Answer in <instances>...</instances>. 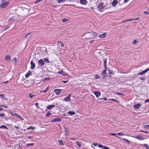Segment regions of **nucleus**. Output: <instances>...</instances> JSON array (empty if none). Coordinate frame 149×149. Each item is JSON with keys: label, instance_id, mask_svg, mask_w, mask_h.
Instances as JSON below:
<instances>
[{"label": "nucleus", "instance_id": "obj_15", "mask_svg": "<svg viewBox=\"0 0 149 149\" xmlns=\"http://www.w3.org/2000/svg\"><path fill=\"white\" fill-rule=\"evenodd\" d=\"M30 64L31 65V69L32 70L34 69L35 66V63H33L32 61H31Z\"/></svg>", "mask_w": 149, "mask_h": 149}, {"label": "nucleus", "instance_id": "obj_56", "mask_svg": "<svg viewBox=\"0 0 149 149\" xmlns=\"http://www.w3.org/2000/svg\"><path fill=\"white\" fill-rule=\"evenodd\" d=\"M31 127V129L32 130H34L35 129V127H33L32 126H30Z\"/></svg>", "mask_w": 149, "mask_h": 149}, {"label": "nucleus", "instance_id": "obj_25", "mask_svg": "<svg viewBox=\"0 0 149 149\" xmlns=\"http://www.w3.org/2000/svg\"><path fill=\"white\" fill-rule=\"evenodd\" d=\"M10 114L12 116H17L18 115L16 113H13V112L10 111Z\"/></svg>", "mask_w": 149, "mask_h": 149}, {"label": "nucleus", "instance_id": "obj_38", "mask_svg": "<svg viewBox=\"0 0 149 149\" xmlns=\"http://www.w3.org/2000/svg\"><path fill=\"white\" fill-rule=\"evenodd\" d=\"M51 114V113L49 112H47V114L46 115V116L47 117L48 116H49Z\"/></svg>", "mask_w": 149, "mask_h": 149}, {"label": "nucleus", "instance_id": "obj_24", "mask_svg": "<svg viewBox=\"0 0 149 149\" xmlns=\"http://www.w3.org/2000/svg\"><path fill=\"white\" fill-rule=\"evenodd\" d=\"M58 142L60 146H62L64 145L63 143L62 140L58 141Z\"/></svg>", "mask_w": 149, "mask_h": 149}, {"label": "nucleus", "instance_id": "obj_35", "mask_svg": "<svg viewBox=\"0 0 149 149\" xmlns=\"http://www.w3.org/2000/svg\"><path fill=\"white\" fill-rule=\"evenodd\" d=\"M95 78L96 79H100V76H99V75H97V74H95Z\"/></svg>", "mask_w": 149, "mask_h": 149}, {"label": "nucleus", "instance_id": "obj_23", "mask_svg": "<svg viewBox=\"0 0 149 149\" xmlns=\"http://www.w3.org/2000/svg\"><path fill=\"white\" fill-rule=\"evenodd\" d=\"M0 128L1 129H5L7 130H8V128L5 125H1L0 126Z\"/></svg>", "mask_w": 149, "mask_h": 149}, {"label": "nucleus", "instance_id": "obj_4", "mask_svg": "<svg viewBox=\"0 0 149 149\" xmlns=\"http://www.w3.org/2000/svg\"><path fill=\"white\" fill-rule=\"evenodd\" d=\"M9 3V2H8L3 3L0 6L3 8H5L8 6Z\"/></svg>", "mask_w": 149, "mask_h": 149}, {"label": "nucleus", "instance_id": "obj_48", "mask_svg": "<svg viewBox=\"0 0 149 149\" xmlns=\"http://www.w3.org/2000/svg\"><path fill=\"white\" fill-rule=\"evenodd\" d=\"M116 94L118 95H124V94H123L120 93H117Z\"/></svg>", "mask_w": 149, "mask_h": 149}, {"label": "nucleus", "instance_id": "obj_55", "mask_svg": "<svg viewBox=\"0 0 149 149\" xmlns=\"http://www.w3.org/2000/svg\"><path fill=\"white\" fill-rule=\"evenodd\" d=\"M13 61H15V63H16V62H17V60H16V58H14L13 59Z\"/></svg>", "mask_w": 149, "mask_h": 149}, {"label": "nucleus", "instance_id": "obj_58", "mask_svg": "<svg viewBox=\"0 0 149 149\" xmlns=\"http://www.w3.org/2000/svg\"><path fill=\"white\" fill-rule=\"evenodd\" d=\"M149 102V99L146 100L145 101V103H147V102Z\"/></svg>", "mask_w": 149, "mask_h": 149}, {"label": "nucleus", "instance_id": "obj_11", "mask_svg": "<svg viewBox=\"0 0 149 149\" xmlns=\"http://www.w3.org/2000/svg\"><path fill=\"white\" fill-rule=\"evenodd\" d=\"M98 147L100 148H101L103 149H109V148L107 146H102L101 144H99Z\"/></svg>", "mask_w": 149, "mask_h": 149}, {"label": "nucleus", "instance_id": "obj_45", "mask_svg": "<svg viewBox=\"0 0 149 149\" xmlns=\"http://www.w3.org/2000/svg\"><path fill=\"white\" fill-rule=\"evenodd\" d=\"M144 146H146L147 148V149H149V147L148 146L147 144H145L143 145Z\"/></svg>", "mask_w": 149, "mask_h": 149}, {"label": "nucleus", "instance_id": "obj_6", "mask_svg": "<svg viewBox=\"0 0 149 149\" xmlns=\"http://www.w3.org/2000/svg\"><path fill=\"white\" fill-rule=\"evenodd\" d=\"M141 106V104L140 103H139L134 105L133 107L135 109H138L140 108Z\"/></svg>", "mask_w": 149, "mask_h": 149}, {"label": "nucleus", "instance_id": "obj_43", "mask_svg": "<svg viewBox=\"0 0 149 149\" xmlns=\"http://www.w3.org/2000/svg\"><path fill=\"white\" fill-rule=\"evenodd\" d=\"M91 35L93 36H96L97 35V34L96 32H93Z\"/></svg>", "mask_w": 149, "mask_h": 149}, {"label": "nucleus", "instance_id": "obj_47", "mask_svg": "<svg viewBox=\"0 0 149 149\" xmlns=\"http://www.w3.org/2000/svg\"><path fill=\"white\" fill-rule=\"evenodd\" d=\"M110 134L111 135H112V136H116V133H111V134Z\"/></svg>", "mask_w": 149, "mask_h": 149}, {"label": "nucleus", "instance_id": "obj_31", "mask_svg": "<svg viewBox=\"0 0 149 149\" xmlns=\"http://www.w3.org/2000/svg\"><path fill=\"white\" fill-rule=\"evenodd\" d=\"M43 0H37L36 1H35V3L36 4H37L39 2H41Z\"/></svg>", "mask_w": 149, "mask_h": 149}, {"label": "nucleus", "instance_id": "obj_63", "mask_svg": "<svg viewBox=\"0 0 149 149\" xmlns=\"http://www.w3.org/2000/svg\"><path fill=\"white\" fill-rule=\"evenodd\" d=\"M68 81H62L64 83H65L68 82Z\"/></svg>", "mask_w": 149, "mask_h": 149}, {"label": "nucleus", "instance_id": "obj_10", "mask_svg": "<svg viewBox=\"0 0 149 149\" xmlns=\"http://www.w3.org/2000/svg\"><path fill=\"white\" fill-rule=\"evenodd\" d=\"M80 3L81 4L86 5L87 3V1L86 0H80Z\"/></svg>", "mask_w": 149, "mask_h": 149}, {"label": "nucleus", "instance_id": "obj_9", "mask_svg": "<svg viewBox=\"0 0 149 149\" xmlns=\"http://www.w3.org/2000/svg\"><path fill=\"white\" fill-rule=\"evenodd\" d=\"M58 73L61 74H62V75L63 76H67V74L66 73L64 72L63 70H61L60 71H59L58 72Z\"/></svg>", "mask_w": 149, "mask_h": 149}, {"label": "nucleus", "instance_id": "obj_12", "mask_svg": "<svg viewBox=\"0 0 149 149\" xmlns=\"http://www.w3.org/2000/svg\"><path fill=\"white\" fill-rule=\"evenodd\" d=\"M135 138H136L141 140H144L145 139V138H143L139 135H137L136 136Z\"/></svg>", "mask_w": 149, "mask_h": 149}, {"label": "nucleus", "instance_id": "obj_53", "mask_svg": "<svg viewBox=\"0 0 149 149\" xmlns=\"http://www.w3.org/2000/svg\"><path fill=\"white\" fill-rule=\"evenodd\" d=\"M140 132H144L145 133H146V134H148V132H147V131H143V130L141 131H140Z\"/></svg>", "mask_w": 149, "mask_h": 149}, {"label": "nucleus", "instance_id": "obj_36", "mask_svg": "<svg viewBox=\"0 0 149 149\" xmlns=\"http://www.w3.org/2000/svg\"><path fill=\"white\" fill-rule=\"evenodd\" d=\"M29 97H30V98L31 99L33 97L35 96V95H32L31 93H29Z\"/></svg>", "mask_w": 149, "mask_h": 149}, {"label": "nucleus", "instance_id": "obj_60", "mask_svg": "<svg viewBox=\"0 0 149 149\" xmlns=\"http://www.w3.org/2000/svg\"><path fill=\"white\" fill-rule=\"evenodd\" d=\"M49 86H48L46 88L45 90H46V91H48V89H49Z\"/></svg>", "mask_w": 149, "mask_h": 149}, {"label": "nucleus", "instance_id": "obj_37", "mask_svg": "<svg viewBox=\"0 0 149 149\" xmlns=\"http://www.w3.org/2000/svg\"><path fill=\"white\" fill-rule=\"evenodd\" d=\"M17 117H18L21 120H24V119L23 118H22L20 115H18L17 116Z\"/></svg>", "mask_w": 149, "mask_h": 149}, {"label": "nucleus", "instance_id": "obj_33", "mask_svg": "<svg viewBox=\"0 0 149 149\" xmlns=\"http://www.w3.org/2000/svg\"><path fill=\"white\" fill-rule=\"evenodd\" d=\"M0 96L3 99H4V100H6V99L5 98V96H4V94H0Z\"/></svg>", "mask_w": 149, "mask_h": 149}, {"label": "nucleus", "instance_id": "obj_20", "mask_svg": "<svg viewBox=\"0 0 149 149\" xmlns=\"http://www.w3.org/2000/svg\"><path fill=\"white\" fill-rule=\"evenodd\" d=\"M10 57L9 55H7L6 56L5 59L6 60H10Z\"/></svg>", "mask_w": 149, "mask_h": 149}, {"label": "nucleus", "instance_id": "obj_13", "mask_svg": "<svg viewBox=\"0 0 149 149\" xmlns=\"http://www.w3.org/2000/svg\"><path fill=\"white\" fill-rule=\"evenodd\" d=\"M118 3V1L116 0H113L112 3V5L113 7H115Z\"/></svg>", "mask_w": 149, "mask_h": 149}, {"label": "nucleus", "instance_id": "obj_2", "mask_svg": "<svg viewBox=\"0 0 149 149\" xmlns=\"http://www.w3.org/2000/svg\"><path fill=\"white\" fill-rule=\"evenodd\" d=\"M38 65H40L41 66H43L45 65V63L43 60L42 59H40L38 62Z\"/></svg>", "mask_w": 149, "mask_h": 149}, {"label": "nucleus", "instance_id": "obj_7", "mask_svg": "<svg viewBox=\"0 0 149 149\" xmlns=\"http://www.w3.org/2000/svg\"><path fill=\"white\" fill-rule=\"evenodd\" d=\"M71 97V95H68V96L65 97L63 100L64 101L67 102V101H70V97Z\"/></svg>", "mask_w": 149, "mask_h": 149}, {"label": "nucleus", "instance_id": "obj_26", "mask_svg": "<svg viewBox=\"0 0 149 149\" xmlns=\"http://www.w3.org/2000/svg\"><path fill=\"white\" fill-rule=\"evenodd\" d=\"M108 70L107 68H104V70L102 72V73L103 74H105L106 71Z\"/></svg>", "mask_w": 149, "mask_h": 149}, {"label": "nucleus", "instance_id": "obj_44", "mask_svg": "<svg viewBox=\"0 0 149 149\" xmlns=\"http://www.w3.org/2000/svg\"><path fill=\"white\" fill-rule=\"evenodd\" d=\"M144 127L147 129H149V125H146L144 126Z\"/></svg>", "mask_w": 149, "mask_h": 149}, {"label": "nucleus", "instance_id": "obj_29", "mask_svg": "<svg viewBox=\"0 0 149 149\" xmlns=\"http://www.w3.org/2000/svg\"><path fill=\"white\" fill-rule=\"evenodd\" d=\"M108 70H109V73L111 74H113L114 72L112 70H110L109 69H108Z\"/></svg>", "mask_w": 149, "mask_h": 149}, {"label": "nucleus", "instance_id": "obj_59", "mask_svg": "<svg viewBox=\"0 0 149 149\" xmlns=\"http://www.w3.org/2000/svg\"><path fill=\"white\" fill-rule=\"evenodd\" d=\"M128 0H124L123 3L125 4L127 2Z\"/></svg>", "mask_w": 149, "mask_h": 149}, {"label": "nucleus", "instance_id": "obj_5", "mask_svg": "<svg viewBox=\"0 0 149 149\" xmlns=\"http://www.w3.org/2000/svg\"><path fill=\"white\" fill-rule=\"evenodd\" d=\"M149 70V68H148L146 69V70L143 71L142 72L139 73L138 75H143L144 74H145Z\"/></svg>", "mask_w": 149, "mask_h": 149}, {"label": "nucleus", "instance_id": "obj_46", "mask_svg": "<svg viewBox=\"0 0 149 149\" xmlns=\"http://www.w3.org/2000/svg\"><path fill=\"white\" fill-rule=\"evenodd\" d=\"M50 79V78L49 77H47V78H44V80H49Z\"/></svg>", "mask_w": 149, "mask_h": 149}, {"label": "nucleus", "instance_id": "obj_8", "mask_svg": "<svg viewBox=\"0 0 149 149\" xmlns=\"http://www.w3.org/2000/svg\"><path fill=\"white\" fill-rule=\"evenodd\" d=\"M61 121V119L60 118H55L52 120L51 122H59Z\"/></svg>", "mask_w": 149, "mask_h": 149}, {"label": "nucleus", "instance_id": "obj_30", "mask_svg": "<svg viewBox=\"0 0 149 149\" xmlns=\"http://www.w3.org/2000/svg\"><path fill=\"white\" fill-rule=\"evenodd\" d=\"M66 0H58V3H61L65 2Z\"/></svg>", "mask_w": 149, "mask_h": 149}, {"label": "nucleus", "instance_id": "obj_64", "mask_svg": "<svg viewBox=\"0 0 149 149\" xmlns=\"http://www.w3.org/2000/svg\"><path fill=\"white\" fill-rule=\"evenodd\" d=\"M101 99H103L105 101H107V98H101Z\"/></svg>", "mask_w": 149, "mask_h": 149}, {"label": "nucleus", "instance_id": "obj_51", "mask_svg": "<svg viewBox=\"0 0 149 149\" xmlns=\"http://www.w3.org/2000/svg\"><path fill=\"white\" fill-rule=\"evenodd\" d=\"M31 32H30V33H28V34H26L25 35V38H26L27 37V36H28V35H29V34H31Z\"/></svg>", "mask_w": 149, "mask_h": 149}, {"label": "nucleus", "instance_id": "obj_16", "mask_svg": "<svg viewBox=\"0 0 149 149\" xmlns=\"http://www.w3.org/2000/svg\"><path fill=\"white\" fill-rule=\"evenodd\" d=\"M106 35V33H102L99 36V37L100 38H105Z\"/></svg>", "mask_w": 149, "mask_h": 149}, {"label": "nucleus", "instance_id": "obj_19", "mask_svg": "<svg viewBox=\"0 0 149 149\" xmlns=\"http://www.w3.org/2000/svg\"><path fill=\"white\" fill-rule=\"evenodd\" d=\"M32 72L31 71H29L25 75V77L26 78H28L31 74Z\"/></svg>", "mask_w": 149, "mask_h": 149}, {"label": "nucleus", "instance_id": "obj_21", "mask_svg": "<svg viewBox=\"0 0 149 149\" xmlns=\"http://www.w3.org/2000/svg\"><path fill=\"white\" fill-rule=\"evenodd\" d=\"M68 114H69L71 116H72L73 115H74L75 114V113L73 111H69L68 112Z\"/></svg>", "mask_w": 149, "mask_h": 149}, {"label": "nucleus", "instance_id": "obj_40", "mask_svg": "<svg viewBox=\"0 0 149 149\" xmlns=\"http://www.w3.org/2000/svg\"><path fill=\"white\" fill-rule=\"evenodd\" d=\"M133 20V19H128L127 20L124 22H122V23H124V22H127V21H132Z\"/></svg>", "mask_w": 149, "mask_h": 149}, {"label": "nucleus", "instance_id": "obj_17", "mask_svg": "<svg viewBox=\"0 0 149 149\" xmlns=\"http://www.w3.org/2000/svg\"><path fill=\"white\" fill-rule=\"evenodd\" d=\"M107 58L104 60V68H107Z\"/></svg>", "mask_w": 149, "mask_h": 149}, {"label": "nucleus", "instance_id": "obj_27", "mask_svg": "<svg viewBox=\"0 0 149 149\" xmlns=\"http://www.w3.org/2000/svg\"><path fill=\"white\" fill-rule=\"evenodd\" d=\"M44 60L45 62H46L47 63H49V59L47 58H44Z\"/></svg>", "mask_w": 149, "mask_h": 149}, {"label": "nucleus", "instance_id": "obj_1", "mask_svg": "<svg viewBox=\"0 0 149 149\" xmlns=\"http://www.w3.org/2000/svg\"><path fill=\"white\" fill-rule=\"evenodd\" d=\"M103 4L104 3L102 2H101L99 3L97 6V8L99 10H101L104 8V7L103 5Z\"/></svg>", "mask_w": 149, "mask_h": 149}, {"label": "nucleus", "instance_id": "obj_57", "mask_svg": "<svg viewBox=\"0 0 149 149\" xmlns=\"http://www.w3.org/2000/svg\"><path fill=\"white\" fill-rule=\"evenodd\" d=\"M144 13H145L146 14H149V13L147 12V11H144Z\"/></svg>", "mask_w": 149, "mask_h": 149}, {"label": "nucleus", "instance_id": "obj_18", "mask_svg": "<svg viewBox=\"0 0 149 149\" xmlns=\"http://www.w3.org/2000/svg\"><path fill=\"white\" fill-rule=\"evenodd\" d=\"M55 107V105H51L49 106H48L47 107V108L48 109L50 110L54 108Z\"/></svg>", "mask_w": 149, "mask_h": 149}, {"label": "nucleus", "instance_id": "obj_34", "mask_svg": "<svg viewBox=\"0 0 149 149\" xmlns=\"http://www.w3.org/2000/svg\"><path fill=\"white\" fill-rule=\"evenodd\" d=\"M138 43L137 40H134L132 42V44L134 45L136 44L137 43Z\"/></svg>", "mask_w": 149, "mask_h": 149}, {"label": "nucleus", "instance_id": "obj_28", "mask_svg": "<svg viewBox=\"0 0 149 149\" xmlns=\"http://www.w3.org/2000/svg\"><path fill=\"white\" fill-rule=\"evenodd\" d=\"M82 143V142H81V143H79V142L78 141H76L75 142L76 144L79 147H81V143Z\"/></svg>", "mask_w": 149, "mask_h": 149}, {"label": "nucleus", "instance_id": "obj_54", "mask_svg": "<svg viewBox=\"0 0 149 149\" xmlns=\"http://www.w3.org/2000/svg\"><path fill=\"white\" fill-rule=\"evenodd\" d=\"M35 106H36L37 108H38L39 107L38 104V103H35Z\"/></svg>", "mask_w": 149, "mask_h": 149}, {"label": "nucleus", "instance_id": "obj_49", "mask_svg": "<svg viewBox=\"0 0 149 149\" xmlns=\"http://www.w3.org/2000/svg\"><path fill=\"white\" fill-rule=\"evenodd\" d=\"M117 134L118 135H121V136L123 135V133H122V132H119V133H118Z\"/></svg>", "mask_w": 149, "mask_h": 149}, {"label": "nucleus", "instance_id": "obj_50", "mask_svg": "<svg viewBox=\"0 0 149 149\" xmlns=\"http://www.w3.org/2000/svg\"><path fill=\"white\" fill-rule=\"evenodd\" d=\"M67 20V19L64 18L62 19V21L63 22H65Z\"/></svg>", "mask_w": 149, "mask_h": 149}, {"label": "nucleus", "instance_id": "obj_61", "mask_svg": "<svg viewBox=\"0 0 149 149\" xmlns=\"http://www.w3.org/2000/svg\"><path fill=\"white\" fill-rule=\"evenodd\" d=\"M49 86H48L46 88L45 90H46V91H48V89H49Z\"/></svg>", "mask_w": 149, "mask_h": 149}, {"label": "nucleus", "instance_id": "obj_62", "mask_svg": "<svg viewBox=\"0 0 149 149\" xmlns=\"http://www.w3.org/2000/svg\"><path fill=\"white\" fill-rule=\"evenodd\" d=\"M8 81H6L3 82L2 83H3V84H6V83H8Z\"/></svg>", "mask_w": 149, "mask_h": 149}, {"label": "nucleus", "instance_id": "obj_41", "mask_svg": "<svg viewBox=\"0 0 149 149\" xmlns=\"http://www.w3.org/2000/svg\"><path fill=\"white\" fill-rule=\"evenodd\" d=\"M109 100H111V101H115V102H118V101H117V100L114 99H109Z\"/></svg>", "mask_w": 149, "mask_h": 149}, {"label": "nucleus", "instance_id": "obj_32", "mask_svg": "<svg viewBox=\"0 0 149 149\" xmlns=\"http://www.w3.org/2000/svg\"><path fill=\"white\" fill-rule=\"evenodd\" d=\"M57 43H60L61 44V47H64V44L63 43H62L60 41H59L57 42Z\"/></svg>", "mask_w": 149, "mask_h": 149}, {"label": "nucleus", "instance_id": "obj_14", "mask_svg": "<svg viewBox=\"0 0 149 149\" xmlns=\"http://www.w3.org/2000/svg\"><path fill=\"white\" fill-rule=\"evenodd\" d=\"M94 93L97 98L99 97L101 95L100 92L99 91L95 92Z\"/></svg>", "mask_w": 149, "mask_h": 149}, {"label": "nucleus", "instance_id": "obj_22", "mask_svg": "<svg viewBox=\"0 0 149 149\" xmlns=\"http://www.w3.org/2000/svg\"><path fill=\"white\" fill-rule=\"evenodd\" d=\"M121 139L123 141H124L125 142L128 143V144H130V143L129 141L126 139Z\"/></svg>", "mask_w": 149, "mask_h": 149}, {"label": "nucleus", "instance_id": "obj_3", "mask_svg": "<svg viewBox=\"0 0 149 149\" xmlns=\"http://www.w3.org/2000/svg\"><path fill=\"white\" fill-rule=\"evenodd\" d=\"M62 91V90L59 89H56L54 90V92L57 95H59L60 93Z\"/></svg>", "mask_w": 149, "mask_h": 149}, {"label": "nucleus", "instance_id": "obj_42", "mask_svg": "<svg viewBox=\"0 0 149 149\" xmlns=\"http://www.w3.org/2000/svg\"><path fill=\"white\" fill-rule=\"evenodd\" d=\"M0 106L1 107H3L5 108H8V106H6L5 105H1Z\"/></svg>", "mask_w": 149, "mask_h": 149}, {"label": "nucleus", "instance_id": "obj_52", "mask_svg": "<svg viewBox=\"0 0 149 149\" xmlns=\"http://www.w3.org/2000/svg\"><path fill=\"white\" fill-rule=\"evenodd\" d=\"M4 116H5V114L3 113L0 114V116L4 117Z\"/></svg>", "mask_w": 149, "mask_h": 149}, {"label": "nucleus", "instance_id": "obj_39", "mask_svg": "<svg viewBox=\"0 0 149 149\" xmlns=\"http://www.w3.org/2000/svg\"><path fill=\"white\" fill-rule=\"evenodd\" d=\"M34 143H29L27 144L26 146L27 147H29V146H32L34 145Z\"/></svg>", "mask_w": 149, "mask_h": 149}]
</instances>
